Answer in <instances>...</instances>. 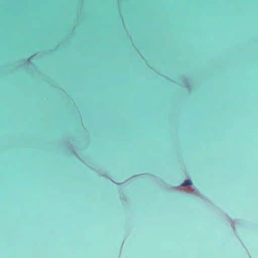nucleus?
I'll list each match as a JSON object with an SVG mask.
<instances>
[{
  "label": "nucleus",
  "mask_w": 258,
  "mask_h": 258,
  "mask_svg": "<svg viewBox=\"0 0 258 258\" xmlns=\"http://www.w3.org/2000/svg\"><path fill=\"white\" fill-rule=\"evenodd\" d=\"M192 184V182L189 179H186L185 180L183 183H182V186H187V185H190Z\"/></svg>",
  "instance_id": "obj_1"
}]
</instances>
